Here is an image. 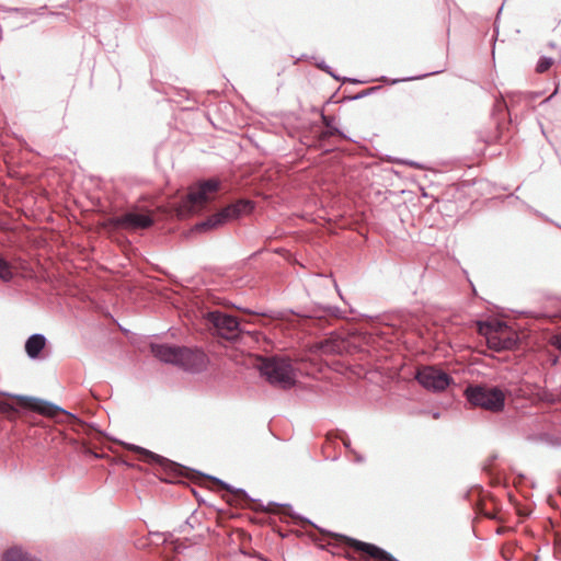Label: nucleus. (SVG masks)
Returning <instances> with one entry per match:
<instances>
[{"label": "nucleus", "instance_id": "obj_3", "mask_svg": "<svg viewBox=\"0 0 561 561\" xmlns=\"http://www.w3.org/2000/svg\"><path fill=\"white\" fill-rule=\"evenodd\" d=\"M259 369L272 385L290 388L295 383L294 368L287 359L263 358L259 363Z\"/></svg>", "mask_w": 561, "mask_h": 561}, {"label": "nucleus", "instance_id": "obj_9", "mask_svg": "<svg viewBox=\"0 0 561 561\" xmlns=\"http://www.w3.org/2000/svg\"><path fill=\"white\" fill-rule=\"evenodd\" d=\"M153 220L149 214L130 211L113 219L116 227L125 229H145L152 225Z\"/></svg>", "mask_w": 561, "mask_h": 561}, {"label": "nucleus", "instance_id": "obj_12", "mask_svg": "<svg viewBox=\"0 0 561 561\" xmlns=\"http://www.w3.org/2000/svg\"><path fill=\"white\" fill-rule=\"evenodd\" d=\"M350 346L348 340L332 337L324 341L320 348L323 354H342L348 352Z\"/></svg>", "mask_w": 561, "mask_h": 561}, {"label": "nucleus", "instance_id": "obj_10", "mask_svg": "<svg viewBox=\"0 0 561 561\" xmlns=\"http://www.w3.org/2000/svg\"><path fill=\"white\" fill-rule=\"evenodd\" d=\"M362 552L374 561H394V559L385 550L375 545L359 541L353 538V552Z\"/></svg>", "mask_w": 561, "mask_h": 561}, {"label": "nucleus", "instance_id": "obj_11", "mask_svg": "<svg viewBox=\"0 0 561 561\" xmlns=\"http://www.w3.org/2000/svg\"><path fill=\"white\" fill-rule=\"evenodd\" d=\"M15 399L20 407L37 411L42 414L55 415V412L58 410L57 408L35 398L16 396Z\"/></svg>", "mask_w": 561, "mask_h": 561}, {"label": "nucleus", "instance_id": "obj_17", "mask_svg": "<svg viewBox=\"0 0 561 561\" xmlns=\"http://www.w3.org/2000/svg\"><path fill=\"white\" fill-rule=\"evenodd\" d=\"M480 511L485 517L490 519H499L497 511L495 508H493L492 511L488 510L486 504H483Z\"/></svg>", "mask_w": 561, "mask_h": 561}, {"label": "nucleus", "instance_id": "obj_4", "mask_svg": "<svg viewBox=\"0 0 561 561\" xmlns=\"http://www.w3.org/2000/svg\"><path fill=\"white\" fill-rule=\"evenodd\" d=\"M468 401L484 410L499 412L504 407L505 393L497 387L474 386L466 390Z\"/></svg>", "mask_w": 561, "mask_h": 561}, {"label": "nucleus", "instance_id": "obj_19", "mask_svg": "<svg viewBox=\"0 0 561 561\" xmlns=\"http://www.w3.org/2000/svg\"><path fill=\"white\" fill-rule=\"evenodd\" d=\"M551 344L561 352V333L551 339Z\"/></svg>", "mask_w": 561, "mask_h": 561}, {"label": "nucleus", "instance_id": "obj_14", "mask_svg": "<svg viewBox=\"0 0 561 561\" xmlns=\"http://www.w3.org/2000/svg\"><path fill=\"white\" fill-rule=\"evenodd\" d=\"M14 266L0 256V279L8 282L14 276Z\"/></svg>", "mask_w": 561, "mask_h": 561}, {"label": "nucleus", "instance_id": "obj_16", "mask_svg": "<svg viewBox=\"0 0 561 561\" xmlns=\"http://www.w3.org/2000/svg\"><path fill=\"white\" fill-rule=\"evenodd\" d=\"M552 64H553V60L551 58L542 57V58L539 59V61H538V64L536 66V71L538 73H543V72H546L547 70L550 69Z\"/></svg>", "mask_w": 561, "mask_h": 561}, {"label": "nucleus", "instance_id": "obj_18", "mask_svg": "<svg viewBox=\"0 0 561 561\" xmlns=\"http://www.w3.org/2000/svg\"><path fill=\"white\" fill-rule=\"evenodd\" d=\"M13 411H14V409L10 403H8L5 401H0V412L9 414Z\"/></svg>", "mask_w": 561, "mask_h": 561}, {"label": "nucleus", "instance_id": "obj_6", "mask_svg": "<svg viewBox=\"0 0 561 561\" xmlns=\"http://www.w3.org/2000/svg\"><path fill=\"white\" fill-rule=\"evenodd\" d=\"M252 210V205L249 201H240L234 205H230L219 213L210 216L205 221L197 224L195 229L197 231H206L222 226L227 221L238 218L241 214Z\"/></svg>", "mask_w": 561, "mask_h": 561}, {"label": "nucleus", "instance_id": "obj_13", "mask_svg": "<svg viewBox=\"0 0 561 561\" xmlns=\"http://www.w3.org/2000/svg\"><path fill=\"white\" fill-rule=\"evenodd\" d=\"M46 345V339L42 334L31 335L25 343V352L28 357L37 358Z\"/></svg>", "mask_w": 561, "mask_h": 561}, {"label": "nucleus", "instance_id": "obj_1", "mask_svg": "<svg viewBox=\"0 0 561 561\" xmlns=\"http://www.w3.org/2000/svg\"><path fill=\"white\" fill-rule=\"evenodd\" d=\"M151 351L161 362L176 365L190 371L202 370L207 362L206 355L199 350L168 344H152Z\"/></svg>", "mask_w": 561, "mask_h": 561}, {"label": "nucleus", "instance_id": "obj_15", "mask_svg": "<svg viewBox=\"0 0 561 561\" xmlns=\"http://www.w3.org/2000/svg\"><path fill=\"white\" fill-rule=\"evenodd\" d=\"M129 450L131 451H136L138 454H141L144 456H146L148 459L150 460H154V461H158L159 459V456L154 455L153 453L142 448V447H139V446H136V445H128L127 447Z\"/></svg>", "mask_w": 561, "mask_h": 561}, {"label": "nucleus", "instance_id": "obj_7", "mask_svg": "<svg viewBox=\"0 0 561 561\" xmlns=\"http://www.w3.org/2000/svg\"><path fill=\"white\" fill-rule=\"evenodd\" d=\"M416 379L424 388L433 391L444 390L450 383V377L434 366L420 368L416 373Z\"/></svg>", "mask_w": 561, "mask_h": 561}, {"label": "nucleus", "instance_id": "obj_5", "mask_svg": "<svg viewBox=\"0 0 561 561\" xmlns=\"http://www.w3.org/2000/svg\"><path fill=\"white\" fill-rule=\"evenodd\" d=\"M218 187L219 182L216 180H209L192 187L182 203V211L196 213L202 210L208 202L214 199Z\"/></svg>", "mask_w": 561, "mask_h": 561}, {"label": "nucleus", "instance_id": "obj_8", "mask_svg": "<svg viewBox=\"0 0 561 561\" xmlns=\"http://www.w3.org/2000/svg\"><path fill=\"white\" fill-rule=\"evenodd\" d=\"M207 319L210 323L214 324L218 334L226 339H232L238 335L239 332V322L232 317L225 314L219 311L208 312Z\"/></svg>", "mask_w": 561, "mask_h": 561}, {"label": "nucleus", "instance_id": "obj_2", "mask_svg": "<svg viewBox=\"0 0 561 561\" xmlns=\"http://www.w3.org/2000/svg\"><path fill=\"white\" fill-rule=\"evenodd\" d=\"M479 333L485 337L489 348L496 352L513 350L518 342L517 332L497 320L480 323Z\"/></svg>", "mask_w": 561, "mask_h": 561}, {"label": "nucleus", "instance_id": "obj_20", "mask_svg": "<svg viewBox=\"0 0 561 561\" xmlns=\"http://www.w3.org/2000/svg\"><path fill=\"white\" fill-rule=\"evenodd\" d=\"M360 95H362V92L357 93L356 95H353L352 100H355V99L359 98Z\"/></svg>", "mask_w": 561, "mask_h": 561}]
</instances>
